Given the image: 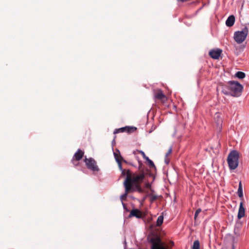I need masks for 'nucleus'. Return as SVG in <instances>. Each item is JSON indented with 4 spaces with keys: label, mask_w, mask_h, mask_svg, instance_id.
<instances>
[{
    "label": "nucleus",
    "mask_w": 249,
    "mask_h": 249,
    "mask_svg": "<svg viewBox=\"0 0 249 249\" xmlns=\"http://www.w3.org/2000/svg\"><path fill=\"white\" fill-rule=\"evenodd\" d=\"M144 178V174L143 173L133 175L127 174L124 182V185L129 187L132 190V191H137L141 192L142 188L140 186V183L142 181Z\"/></svg>",
    "instance_id": "f257e3e1"
},
{
    "label": "nucleus",
    "mask_w": 249,
    "mask_h": 249,
    "mask_svg": "<svg viewBox=\"0 0 249 249\" xmlns=\"http://www.w3.org/2000/svg\"><path fill=\"white\" fill-rule=\"evenodd\" d=\"M243 86L238 82L230 81L228 85L222 87V91L225 95L238 97L240 95Z\"/></svg>",
    "instance_id": "f03ea898"
},
{
    "label": "nucleus",
    "mask_w": 249,
    "mask_h": 249,
    "mask_svg": "<svg viewBox=\"0 0 249 249\" xmlns=\"http://www.w3.org/2000/svg\"><path fill=\"white\" fill-rule=\"evenodd\" d=\"M239 153L236 150H232L228 155L227 161L229 168L231 170L236 169L239 163Z\"/></svg>",
    "instance_id": "7ed1b4c3"
},
{
    "label": "nucleus",
    "mask_w": 249,
    "mask_h": 249,
    "mask_svg": "<svg viewBox=\"0 0 249 249\" xmlns=\"http://www.w3.org/2000/svg\"><path fill=\"white\" fill-rule=\"evenodd\" d=\"M147 241L152 244L151 249H167V247L163 243L159 236L153 235L152 236H148Z\"/></svg>",
    "instance_id": "20e7f679"
},
{
    "label": "nucleus",
    "mask_w": 249,
    "mask_h": 249,
    "mask_svg": "<svg viewBox=\"0 0 249 249\" xmlns=\"http://www.w3.org/2000/svg\"><path fill=\"white\" fill-rule=\"evenodd\" d=\"M249 32L247 27L243 28L241 31H238L234 34V39L237 44L243 43L246 39Z\"/></svg>",
    "instance_id": "39448f33"
},
{
    "label": "nucleus",
    "mask_w": 249,
    "mask_h": 249,
    "mask_svg": "<svg viewBox=\"0 0 249 249\" xmlns=\"http://www.w3.org/2000/svg\"><path fill=\"white\" fill-rule=\"evenodd\" d=\"M85 162L87 168L93 172H98L99 168L96 164L95 160L92 158L85 159Z\"/></svg>",
    "instance_id": "423d86ee"
},
{
    "label": "nucleus",
    "mask_w": 249,
    "mask_h": 249,
    "mask_svg": "<svg viewBox=\"0 0 249 249\" xmlns=\"http://www.w3.org/2000/svg\"><path fill=\"white\" fill-rule=\"evenodd\" d=\"M136 130V128L133 126H125L118 129H116L114 131V134H116L120 132H127L128 133Z\"/></svg>",
    "instance_id": "0eeeda50"
},
{
    "label": "nucleus",
    "mask_w": 249,
    "mask_h": 249,
    "mask_svg": "<svg viewBox=\"0 0 249 249\" xmlns=\"http://www.w3.org/2000/svg\"><path fill=\"white\" fill-rule=\"evenodd\" d=\"M221 53L222 50L219 49L216 50H212L209 52V55L212 58L216 59L219 57Z\"/></svg>",
    "instance_id": "6e6552de"
},
{
    "label": "nucleus",
    "mask_w": 249,
    "mask_h": 249,
    "mask_svg": "<svg viewBox=\"0 0 249 249\" xmlns=\"http://www.w3.org/2000/svg\"><path fill=\"white\" fill-rule=\"evenodd\" d=\"M84 155V152H83L80 149H78L77 151L74 154L72 159L71 160L72 162L74 164V160H76L78 161L80 160Z\"/></svg>",
    "instance_id": "1a4fd4ad"
},
{
    "label": "nucleus",
    "mask_w": 249,
    "mask_h": 249,
    "mask_svg": "<svg viewBox=\"0 0 249 249\" xmlns=\"http://www.w3.org/2000/svg\"><path fill=\"white\" fill-rule=\"evenodd\" d=\"M245 209L243 206V201H241L240 203L239 208L238 210V213L237 214V217L238 219H241L245 216Z\"/></svg>",
    "instance_id": "9d476101"
},
{
    "label": "nucleus",
    "mask_w": 249,
    "mask_h": 249,
    "mask_svg": "<svg viewBox=\"0 0 249 249\" xmlns=\"http://www.w3.org/2000/svg\"><path fill=\"white\" fill-rule=\"evenodd\" d=\"M138 151L141 154L143 158L147 161L150 167L156 168V167L153 161L150 159H149V158L145 155L144 152L143 151L139 150Z\"/></svg>",
    "instance_id": "9b49d317"
},
{
    "label": "nucleus",
    "mask_w": 249,
    "mask_h": 249,
    "mask_svg": "<svg viewBox=\"0 0 249 249\" xmlns=\"http://www.w3.org/2000/svg\"><path fill=\"white\" fill-rule=\"evenodd\" d=\"M235 22V17L233 15L230 16L226 21V24L228 27H231Z\"/></svg>",
    "instance_id": "f8f14e48"
},
{
    "label": "nucleus",
    "mask_w": 249,
    "mask_h": 249,
    "mask_svg": "<svg viewBox=\"0 0 249 249\" xmlns=\"http://www.w3.org/2000/svg\"><path fill=\"white\" fill-rule=\"evenodd\" d=\"M135 216L136 218H140L141 217V214L140 211L138 209H133L131 211L129 217Z\"/></svg>",
    "instance_id": "ddd939ff"
},
{
    "label": "nucleus",
    "mask_w": 249,
    "mask_h": 249,
    "mask_svg": "<svg viewBox=\"0 0 249 249\" xmlns=\"http://www.w3.org/2000/svg\"><path fill=\"white\" fill-rule=\"evenodd\" d=\"M237 194L238 195L241 200V201L243 200L244 197H243V188L242 186L241 182L240 181L239 184V187L237 191Z\"/></svg>",
    "instance_id": "4468645a"
},
{
    "label": "nucleus",
    "mask_w": 249,
    "mask_h": 249,
    "mask_svg": "<svg viewBox=\"0 0 249 249\" xmlns=\"http://www.w3.org/2000/svg\"><path fill=\"white\" fill-rule=\"evenodd\" d=\"M124 185L125 187V193L124 194H123L122 195H121L120 196V199H121L122 201H123V199L124 198L126 197L127 194L129 192L132 191V190L131 189H130L129 187H128V186H127L126 185Z\"/></svg>",
    "instance_id": "2eb2a0df"
},
{
    "label": "nucleus",
    "mask_w": 249,
    "mask_h": 249,
    "mask_svg": "<svg viewBox=\"0 0 249 249\" xmlns=\"http://www.w3.org/2000/svg\"><path fill=\"white\" fill-rule=\"evenodd\" d=\"M165 97L164 94L162 93L161 90H160L158 93H156L155 95V98L157 99H162Z\"/></svg>",
    "instance_id": "dca6fc26"
},
{
    "label": "nucleus",
    "mask_w": 249,
    "mask_h": 249,
    "mask_svg": "<svg viewBox=\"0 0 249 249\" xmlns=\"http://www.w3.org/2000/svg\"><path fill=\"white\" fill-rule=\"evenodd\" d=\"M163 221V215L159 216L157 220L156 225L157 226H160L162 224Z\"/></svg>",
    "instance_id": "f3484780"
},
{
    "label": "nucleus",
    "mask_w": 249,
    "mask_h": 249,
    "mask_svg": "<svg viewBox=\"0 0 249 249\" xmlns=\"http://www.w3.org/2000/svg\"><path fill=\"white\" fill-rule=\"evenodd\" d=\"M245 73L244 72L240 71H237L235 74V76L239 79H243L245 77Z\"/></svg>",
    "instance_id": "a211bd4d"
},
{
    "label": "nucleus",
    "mask_w": 249,
    "mask_h": 249,
    "mask_svg": "<svg viewBox=\"0 0 249 249\" xmlns=\"http://www.w3.org/2000/svg\"><path fill=\"white\" fill-rule=\"evenodd\" d=\"M192 249H200V244L198 240H195L194 242Z\"/></svg>",
    "instance_id": "6ab92c4d"
},
{
    "label": "nucleus",
    "mask_w": 249,
    "mask_h": 249,
    "mask_svg": "<svg viewBox=\"0 0 249 249\" xmlns=\"http://www.w3.org/2000/svg\"><path fill=\"white\" fill-rule=\"evenodd\" d=\"M149 196L150 197V201L152 202L154 201L158 198V196L157 195H153V194H151V195H150Z\"/></svg>",
    "instance_id": "aec40b11"
},
{
    "label": "nucleus",
    "mask_w": 249,
    "mask_h": 249,
    "mask_svg": "<svg viewBox=\"0 0 249 249\" xmlns=\"http://www.w3.org/2000/svg\"><path fill=\"white\" fill-rule=\"evenodd\" d=\"M201 212V209L200 208H199L198 209L196 210V211L195 212V216H194V218L195 219H196L197 215H198V214Z\"/></svg>",
    "instance_id": "412c9836"
},
{
    "label": "nucleus",
    "mask_w": 249,
    "mask_h": 249,
    "mask_svg": "<svg viewBox=\"0 0 249 249\" xmlns=\"http://www.w3.org/2000/svg\"><path fill=\"white\" fill-rule=\"evenodd\" d=\"M116 162H117L118 165H119V167L120 168V169L121 170H122V165H121V161L119 159H116Z\"/></svg>",
    "instance_id": "4be33fe9"
},
{
    "label": "nucleus",
    "mask_w": 249,
    "mask_h": 249,
    "mask_svg": "<svg viewBox=\"0 0 249 249\" xmlns=\"http://www.w3.org/2000/svg\"><path fill=\"white\" fill-rule=\"evenodd\" d=\"M172 147H170L169 149V150H168V152H167V153L166 154L165 156L167 157L169 154H170L171 152H172Z\"/></svg>",
    "instance_id": "5701e85b"
},
{
    "label": "nucleus",
    "mask_w": 249,
    "mask_h": 249,
    "mask_svg": "<svg viewBox=\"0 0 249 249\" xmlns=\"http://www.w3.org/2000/svg\"><path fill=\"white\" fill-rule=\"evenodd\" d=\"M113 154H114V158H115L116 160V159H119L118 155L116 152H114Z\"/></svg>",
    "instance_id": "b1692460"
},
{
    "label": "nucleus",
    "mask_w": 249,
    "mask_h": 249,
    "mask_svg": "<svg viewBox=\"0 0 249 249\" xmlns=\"http://www.w3.org/2000/svg\"><path fill=\"white\" fill-rule=\"evenodd\" d=\"M221 120H220L218 123H217V125L218 126H219V127H221Z\"/></svg>",
    "instance_id": "393cba45"
},
{
    "label": "nucleus",
    "mask_w": 249,
    "mask_h": 249,
    "mask_svg": "<svg viewBox=\"0 0 249 249\" xmlns=\"http://www.w3.org/2000/svg\"><path fill=\"white\" fill-rule=\"evenodd\" d=\"M219 117V114L218 113H216L215 115V120L217 118Z\"/></svg>",
    "instance_id": "a878e982"
},
{
    "label": "nucleus",
    "mask_w": 249,
    "mask_h": 249,
    "mask_svg": "<svg viewBox=\"0 0 249 249\" xmlns=\"http://www.w3.org/2000/svg\"><path fill=\"white\" fill-rule=\"evenodd\" d=\"M122 205L123 206L124 208L125 209V205L123 202H122Z\"/></svg>",
    "instance_id": "bb28decb"
},
{
    "label": "nucleus",
    "mask_w": 249,
    "mask_h": 249,
    "mask_svg": "<svg viewBox=\"0 0 249 249\" xmlns=\"http://www.w3.org/2000/svg\"><path fill=\"white\" fill-rule=\"evenodd\" d=\"M165 162H166V164H168L169 163V161L167 160L166 159L165 160Z\"/></svg>",
    "instance_id": "cd10ccee"
},
{
    "label": "nucleus",
    "mask_w": 249,
    "mask_h": 249,
    "mask_svg": "<svg viewBox=\"0 0 249 249\" xmlns=\"http://www.w3.org/2000/svg\"><path fill=\"white\" fill-rule=\"evenodd\" d=\"M234 232L235 234L238 235V233H237V231H236V229H234Z\"/></svg>",
    "instance_id": "c85d7f7f"
},
{
    "label": "nucleus",
    "mask_w": 249,
    "mask_h": 249,
    "mask_svg": "<svg viewBox=\"0 0 249 249\" xmlns=\"http://www.w3.org/2000/svg\"><path fill=\"white\" fill-rule=\"evenodd\" d=\"M114 142H115V140H113V141H112V143H114Z\"/></svg>",
    "instance_id": "c756f323"
},
{
    "label": "nucleus",
    "mask_w": 249,
    "mask_h": 249,
    "mask_svg": "<svg viewBox=\"0 0 249 249\" xmlns=\"http://www.w3.org/2000/svg\"><path fill=\"white\" fill-rule=\"evenodd\" d=\"M178 1H182L183 0H177Z\"/></svg>",
    "instance_id": "7c9ffc66"
},
{
    "label": "nucleus",
    "mask_w": 249,
    "mask_h": 249,
    "mask_svg": "<svg viewBox=\"0 0 249 249\" xmlns=\"http://www.w3.org/2000/svg\"><path fill=\"white\" fill-rule=\"evenodd\" d=\"M117 151L119 153H120L119 150H117Z\"/></svg>",
    "instance_id": "2f4dec72"
}]
</instances>
